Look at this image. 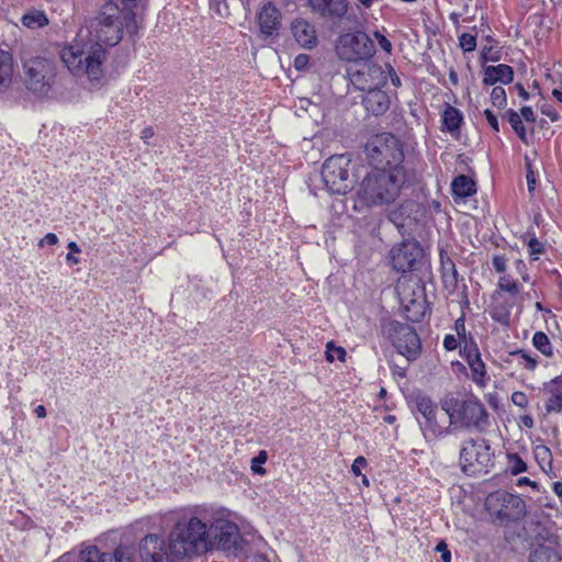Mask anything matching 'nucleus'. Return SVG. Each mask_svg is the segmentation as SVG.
Segmentation results:
<instances>
[{
    "mask_svg": "<svg viewBox=\"0 0 562 562\" xmlns=\"http://www.w3.org/2000/svg\"><path fill=\"white\" fill-rule=\"evenodd\" d=\"M94 41L81 44L75 43L60 53V58L70 72L76 76L87 75L91 80H98L102 75V61L105 50L103 45L114 46L123 36V30L133 35L137 32L135 12L126 11L120 14V7L112 0L106 1L97 19Z\"/></svg>",
    "mask_w": 562,
    "mask_h": 562,
    "instance_id": "obj_1",
    "label": "nucleus"
},
{
    "mask_svg": "<svg viewBox=\"0 0 562 562\" xmlns=\"http://www.w3.org/2000/svg\"><path fill=\"white\" fill-rule=\"evenodd\" d=\"M212 518V507L196 506L189 515L182 516L168 535L171 541L172 555L181 559L200 554L210 550L209 524Z\"/></svg>",
    "mask_w": 562,
    "mask_h": 562,
    "instance_id": "obj_2",
    "label": "nucleus"
},
{
    "mask_svg": "<svg viewBox=\"0 0 562 562\" xmlns=\"http://www.w3.org/2000/svg\"><path fill=\"white\" fill-rule=\"evenodd\" d=\"M408 183L406 169H380L368 172L355 188V209L361 211L395 202Z\"/></svg>",
    "mask_w": 562,
    "mask_h": 562,
    "instance_id": "obj_3",
    "label": "nucleus"
},
{
    "mask_svg": "<svg viewBox=\"0 0 562 562\" xmlns=\"http://www.w3.org/2000/svg\"><path fill=\"white\" fill-rule=\"evenodd\" d=\"M441 409L449 417V425L485 432L490 427V416L484 404L475 396L459 398L452 394L440 401Z\"/></svg>",
    "mask_w": 562,
    "mask_h": 562,
    "instance_id": "obj_4",
    "label": "nucleus"
},
{
    "mask_svg": "<svg viewBox=\"0 0 562 562\" xmlns=\"http://www.w3.org/2000/svg\"><path fill=\"white\" fill-rule=\"evenodd\" d=\"M364 154L375 168L406 169L403 165V143L392 133L383 132L371 136L364 145Z\"/></svg>",
    "mask_w": 562,
    "mask_h": 562,
    "instance_id": "obj_5",
    "label": "nucleus"
},
{
    "mask_svg": "<svg viewBox=\"0 0 562 562\" xmlns=\"http://www.w3.org/2000/svg\"><path fill=\"white\" fill-rule=\"evenodd\" d=\"M210 550L218 549L237 554L243 549L244 538L239 527L226 518L225 513L212 507V518L209 524Z\"/></svg>",
    "mask_w": 562,
    "mask_h": 562,
    "instance_id": "obj_6",
    "label": "nucleus"
},
{
    "mask_svg": "<svg viewBox=\"0 0 562 562\" xmlns=\"http://www.w3.org/2000/svg\"><path fill=\"white\" fill-rule=\"evenodd\" d=\"M353 165L346 155L327 158L322 168V178L333 194H346L355 188Z\"/></svg>",
    "mask_w": 562,
    "mask_h": 562,
    "instance_id": "obj_7",
    "label": "nucleus"
},
{
    "mask_svg": "<svg viewBox=\"0 0 562 562\" xmlns=\"http://www.w3.org/2000/svg\"><path fill=\"white\" fill-rule=\"evenodd\" d=\"M24 83L29 91L40 97L47 95L56 77L55 65L44 57H31L23 61Z\"/></svg>",
    "mask_w": 562,
    "mask_h": 562,
    "instance_id": "obj_8",
    "label": "nucleus"
},
{
    "mask_svg": "<svg viewBox=\"0 0 562 562\" xmlns=\"http://www.w3.org/2000/svg\"><path fill=\"white\" fill-rule=\"evenodd\" d=\"M493 453L485 439L470 438L462 442L459 462L468 475L488 473L493 467Z\"/></svg>",
    "mask_w": 562,
    "mask_h": 562,
    "instance_id": "obj_9",
    "label": "nucleus"
},
{
    "mask_svg": "<svg viewBox=\"0 0 562 562\" xmlns=\"http://www.w3.org/2000/svg\"><path fill=\"white\" fill-rule=\"evenodd\" d=\"M383 335L392 342L398 353L407 360H414L420 352V340L415 329L398 321H387L382 325Z\"/></svg>",
    "mask_w": 562,
    "mask_h": 562,
    "instance_id": "obj_10",
    "label": "nucleus"
},
{
    "mask_svg": "<svg viewBox=\"0 0 562 562\" xmlns=\"http://www.w3.org/2000/svg\"><path fill=\"white\" fill-rule=\"evenodd\" d=\"M375 53L374 43L364 32L347 33L339 37L337 54L347 61H367Z\"/></svg>",
    "mask_w": 562,
    "mask_h": 562,
    "instance_id": "obj_11",
    "label": "nucleus"
},
{
    "mask_svg": "<svg viewBox=\"0 0 562 562\" xmlns=\"http://www.w3.org/2000/svg\"><path fill=\"white\" fill-rule=\"evenodd\" d=\"M485 507L497 518L516 520L525 515L526 505L519 496L498 490L487 495Z\"/></svg>",
    "mask_w": 562,
    "mask_h": 562,
    "instance_id": "obj_12",
    "label": "nucleus"
},
{
    "mask_svg": "<svg viewBox=\"0 0 562 562\" xmlns=\"http://www.w3.org/2000/svg\"><path fill=\"white\" fill-rule=\"evenodd\" d=\"M137 552L142 562H170L171 541L162 535L149 532L139 539Z\"/></svg>",
    "mask_w": 562,
    "mask_h": 562,
    "instance_id": "obj_13",
    "label": "nucleus"
},
{
    "mask_svg": "<svg viewBox=\"0 0 562 562\" xmlns=\"http://www.w3.org/2000/svg\"><path fill=\"white\" fill-rule=\"evenodd\" d=\"M348 75L352 85L361 91L382 88L386 85L384 67L374 63L358 64L356 69L348 70Z\"/></svg>",
    "mask_w": 562,
    "mask_h": 562,
    "instance_id": "obj_14",
    "label": "nucleus"
},
{
    "mask_svg": "<svg viewBox=\"0 0 562 562\" xmlns=\"http://www.w3.org/2000/svg\"><path fill=\"white\" fill-rule=\"evenodd\" d=\"M75 562H137V560L134 549L121 543L112 552H103L97 546L82 547L75 554Z\"/></svg>",
    "mask_w": 562,
    "mask_h": 562,
    "instance_id": "obj_15",
    "label": "nucleus"
},
{
    "mask_svg": "<svg viewBox=\"0 0 562 562\" xmlns=\"http://www.w3.org/2000/svg\"><path fill=\"white\" fill-rule=\"evenodd\" d=\"M416 411L422 415L423 419H417L425 437L438 438L449 432L448 428H443L437 422V405L432 400L424 394H417L414 397Z\"/></svg>",
    "mask_w": 562,
    "mask_h": 562,
    "instance_id": "obj_16",
    "label": "nucleus"
},
{
    "mask_svg": "<svg viewBox=\"0 0 562 562\" xmlns=\"http://www.w3.org/2000/svg\"><path fill=\"white\" fill-rule=\"evenodd\" d=\"M423 249L415 240H405L394 245L390 250L389 258L392 268L398 272H408L415 269Z\"/></svg>",
    "mask_w": 562,
    "mask_h": 562,
    "instance_id": "obj_17",
    "label": "nucleus"
},
{
    "mask_svg": "<svg viewBox=\"0 0 562 562\" xmlns=\"http://www.w3.org/2000/svg\"><path fill=\"white\" fill-rule=\"evenodd\" d=\"M257 21L260 34L265 38L277 36L281 26V12L269 1L259 10Z\"/></svg>",
    "mask_w": 562,
    "mask_h": 562,
    "instance_id": "obj_18",
    "label": "nucleus"
},
{
    "mask_svg": "<svg viewBox=\"0 0 562 562\" xmlns=\"http://www.w3.org/2000/svg\"><path fill=\"white\" fill-rule=\"evenodd\" d=\"M313 13L326 20H340L348 10L347 0H307Z\"/></svg>",
    "mask_w": 562,
    "mask_h": 562,
    "instance_id": "obj_19",
    "label": "nucleus"
},
{
    "mask_svg": "<svg viewBox=\"0 0 562 562\" xmlns=\"http://www.w3.org/2000/svg\"><path fill=\"white\" fill-rule=\"evenodd\" d=\"M362 104L374 116L383 115L391 105L389 94L381 88L364 91Z\"/></svg>",
    "mask_w": 562,
    "mask_h": 562,
    "instance_id": "obj_20",
    "label": "nucleus"
},
{
    "mask_svg": "<svg viewBox=\"0 0 562 562\" xmlns=\"http://www.w3.org/2000/svg\"><path fill=\"white\" fill-rule=\"evenodd\" d=\"M291 30L296 43L301 47L311 49L317 45L315 27L308 21L304 19H295L292 22Z\"/></svg>",
    "mask_w": 562,
    "mask_h": 562,
    "instance_id": "obj_21",
    "label": "nucleus"
},
{
    "mask_svg": "<svg viewBox=\"0 0 562 562\" xmlns=\"http://www.w3.org/2000/svg\"><path fill=\"white\" fill-rule=\"evenodd\" d=\"M513 80L514 70L508 65L486 66L483 69V83L485 86H494L496 83L508 85Z\"/></svg>",
    "mask_w": 562,
    "mask_h": 562,
    "instance_id": "obj_22",
    "label": "nucleus"
},
{
    "mask_svg": "<svg viewBox=\"0 0 562 562\" xmlns=\"http://www.w3.org/2000/svg\"><path fill=\"white\" fill-rule=\"evenodd\" d=\"M440 262H441V278L445 285V289L453 294L459 284V274L456 268L454 262L448 256H445L442 252L440 254Z\"/></svg>",
    "mask_w": 562,
    "mask_h": 562,
    "instance_id": "obj_23",
    "label": "nucleus"
},
{
    "mask_svg": "<svg viewBox=\"0 0 562 562\" xmlns=\"http://www.w3.org/2000/svg\"><path fill=\"white\" fill-rule=\"evenodd\" d=\"M13 82V58L12 55L0 49V93L9 90Z\"/></svg>",
    "mask_w": 562,
    "mask_h": 562,
    "instance_id": "obj_24",
    "label": "nucleus"
},
{
    "mask_svg": "<svg viewBox=\"0 0 562 562\" xmlns=\"http://www.w3.org/2000/svg\"><path fill=\"white\" fill-rule=\"evenodd\" d=\"M463 122V114L461 111L452 105H447L442 114L443 128L454 134L459 132L461 123Z\"/></svg>",
    "mask_w": 562,
    "mask_h": 562,
    "instance_id": "obj_25",
    "label": "nucleus"
},
{
    "mask_svg": "<svg viewBox=\"0 0 562 562\" xmlns=\"http://www.w3.org/2000/svg\"><path fill=\"white\" fill-rule=\"evenodd\" d=\"M451 189L453 194L460 198H468L476 192L475 182L465 175L456 177L451 183Z\"/></svg>",
    "mask_w": 562,
    "mask_h": 562,
    "instance_id": "obj_26",
    "label": "nucleus"
},
{
    "mask_svg": "<svg viewBox=\"0 0 562 562\" xmlns=\"http://www.w3.org/2000/svg\"><path fill=\"white\" fill-rule=\"evenodd\" d=\"M529 562H562V557L552 548L539 546L531 551Z\"/></svg>",
    "mask_w": 562,
    "mask_h": 562,
    "instance_id": "obj_27",
    "label": "nucleus"
},
{
    "mask_svg": "<svg viewBox=\"0 0 562 562\" xmlns=\"http://www.w3.org/2000/svg\"><path fill=\"white\" fill-rule=\"evenodd\" d=\"M22 23L29 29H37L47 25L48 19L43 11L32 10L22 16Z\"/></svg>",
    "mask_w": 562,
    "mask_h": 562,
    "instance_id": "obj_28",
    "label": "nucleus"
},
{
    "mask_svg": "<svg viewBox=\"0 0 562 562\" xmlns=\"http://www.w3.org/2000/svg\"><path fill=\"white\" fill-rule=\"evenodd\" d=\"M532 345L546 357L553 355V347L549 337L543 331H536L532 336Z\"/></svg>",
    "mask_w": 562,
    "mask_h": 562,
    "instance_id": "obj_29",
    "label": "nucleus"
},
{
    "mask_svg": "<svg viewBox=\"0 0 562 562\" xmlns=\"http://www.w3.org/2000/svg\"><path fill=\"white\" fill-rule=\"evenodd\" d=\"M507 120L512 126V128L515 131L517 136L522 140L527 142V132L522 123L521 116L514 111L513 109H509L506 111Z\"/></svg>",
    "mask_w": 562,
    "mask_h": 562,
    "instance_id": "obj_30",
    "label": "nucleus"
},
{
    "mask_svg": "<svg viewBox=\"0 0 562 562\" xmlns=\"http://www.w3.org/2000/svg\"><path fill=\"white\" fill-rule=\"evenodd\" d=\"M506 469L512 475H518L527 471V463L517 453L506 454Z\"/></svg>",
    "mask_w": 562,
    "mask_h": 562,
    "instance_id": "obj_31",
    "label": "nucleus"
},
{
    "mask_svg": "<svg viewBox=\"0 0 562 562\" xmlns=\"http://www.w3.org/2000/svg\"><path fill=\"white\" fill-rule=\"evenodd\" d=\"M471 378L474 383L480 386H485L486 383V370L485 364L481 358H476L470 366Z\"/></svg>",
    "mask_w": 562,
    "mask_h": 562,
    "instance_id": "obj_32",
    "label": "nucleus"
},
{
    "mask_svg": "<svg viewBox=\"0 0 562 562\" xmlns=\"http://www.w3.org/2000/svg\"><path fill=\"white\" fill-rule=\"evenodd\" d=\"M551 395L546 402V412L561 413L562 412V391L559 389L551 390Z\"/></svg>",
    "mask_w": 562,
    "mask_h": 562,
    "instance_id": "obj_33",
    "label": "nucleus"
},
{
    "mask_svg": "<svg viewBox=\"0 0 562 562\" xmlns=\"http://www.w3.org/2000/svg\"><path fill=\"white\" fill-rule=\"evenodd\" d=\"M336 359L344 362L346 359V350L342 347L335 346L333 341H329L326 345V360L334 362Z\"/></svg>",
    "mask_w": 562,
    "mask_h": 562,
    "instance_id": "obj_34",
    "label": "nucleus"
},
{
    "mask_svg": "<svg viewBox=\"0 0 562 562\" xmlns=\"http://www.w3.org/2000/svg\"><path fill=\"white\" fill-rule=\"evenodd\" d=\"M491 102L497 109H504L507 105L505 89L501 86L494 87L490 95Z\"/></svg>",
    "mask_w": 562,
    "mask_h": 562,
    "instance_id": "obj_35",
    "label": "nucleus"
},
{
    "mask_svg": "<svg viewBox=\"0 0 562 562\" xmlns=\"http://www.w3.org/2000/svg\"><path fill=\"white\" fill-rule=\"evenodd\" d=\"M498 288L502 291H505L512 295H516L519 293L520 286L519 284L513 280L509 276L501 277L498 280Z\"/></svg>",
    "mask_w": 562,
    "mask_h": 562,
    "instance_id": "obj_36",
    "label": "nucleus"
},
{
    "mask_svg": "<svg viewBox=\"0 0 562 562\" xmlns=\"http://www.w3.org/2000/svg\"><path fill=\"white\" fill-rule=\"evenodd\" d=\"M405 308L408 313L413 311L412 315H407V318L412 322H418L420 317L424 316V305L422 301L411 300L409 304H405Z\"/></svg>",
    "mask_w": 562,
    "mask_h": 562,
    "instance_id": "obj_37",
    "label": "nucleus"
},
{
    "mask_svg": "<svg viewBox=\"0 0 562 562\" xmlns=\"http://www.w3.org/2000/svg\"><path fill=\"white\" fill-rule=\"evenodd\" d=\"M459 46L463 52L469 53L475 50L476 36L470 33H463L459 36Z\"/></svg>",
    "mask_w": 562,
    "mask_h": 562,
    "instance_id": "obj_38",
    "label": "nucleus"
},
{
    "mask_svg": "<svg viewBox=\"0 0 562 562\" xmlns=\"http://www.w3.org/2000/svg\"><path fill=\"white\" fill-rule=\"evenodd\" d=\"M513 356H519L520 359H521V364L525 369L527 370H535L537 364H538V361L531 357L527 351L522 350V349H519V350H516L514 352H512Z\"/></svg>",
    "mask_w": 562,
    "mask_h": 562,
    "instance_id": "obj_39",
    "label": "nucleus"
},
{
    "mask_svg": "<svg viewBox=\"0 0 562 562\" xmlns=\"http://www.w3.org/2000/svg\"><path fill=\"white\" fill-rule=\"evenodd\" d=\"M267 461V452L261 450L259 454L251 460V470L256 474H265L266 469L261 467Z\"/></svg>",
    "mask_w": 562,
    "mask_h": 562,
    "instance_id": "obj_40",
    "label": "nucleus"
},
{
    "mask_svg": "<svg viewBox=\"0 0 562 562\" xmlns=\"http://www.w3.org/2000/svg\"><path fill=\"white\" fill-rule=\"evenodd\" d=\"M528 249L529 256L532 260H538L539 255L543 254L544 251L543 245L535 237L528 241Z\"/></svg>",
    "mask_w": 562,
    "mask_h": 562,
    "instance_id": "obj_41",
    "label": "nucleus"
},
{
    "mask_svg": "<svg viewBox=\"0 0 562 562\" xmlns=\"http://www.w3.org/2000/svg\"><path fill=\"white\" fill-rule=\"evenodd\" d=\"M491 316L501 324H508L509 322V311L502 306H495L491 312Z\"/></svg>",
    "mask_w": 562,
    "mask_h": 562,
    "instance_id": "obj_42",
    "label": "nucleus"
},
{
    "mask_svg": "<svg viewBox=\"0 0 562 562\" xmlns=\"http://www.w3.org/2000/svg\"><path fill=\"white\" fill-rule=\"evenodd\" d=\"M512 402L520 408H526L529 403L527 395L520 391H516L512 394Z\"/></svg>",
    "mask_w": 562,
    "mask_h": 562,
    "instance_id": "obj_43",
    "label": "nucleus"
},
{
    "mask_svg": "<svg viewBox=\"0 0 562 562\" xmlns=\"http://www.w3.org/2000/svg\"><path fill=\"white\" fill-rule=\"evenodd\" d=\"M540 111L543 115L548 116L551 120V122H557L560 119L558 111L551 104H542Z\"/></svg>",
    "mask_w": 562,
    "mask_h": 562,
    "instance_id": "obj_44",
    "label": "nucleus"
},
{
    "mask_svg": "<svg viewBox=\"0 0 562 562\" xmlns=\"http://www.w3.org/2000/svg\"><path fill=\"white\" fill-rule=\"evenodd\" d=\"M435 550L441 554L442 562H451V553L447 543L441 540L437 543Z\"/></svg>",
    "mask_w": 562,
    "mask_h": 562,
    "instance_id": "obj_45",
    "label": "nucleus"
},
{
    "mask_svg": "<svg viewBox=\"0 0 562 562\" xmlns=\"http://www.w3.org/2000/svg\"><path fill=\"white\" fill-rule=\"evenodd\" d=\"M373 35L384 52L390 53L392 50L391 42L383 34H381L379 31H375Z\"/></svg>",
    "mask_w": 562,
    "mask_h": 562,
    "instance_id": "obj_46",
    "label": "nucleus"
},
{
    "mask_svg": "<svg viewBox=\"0 0 562 562\" xmlns=\"http://www.w3.org/2000/svg\"><path fill=\"white\" fill-rule=\"evenodd\" d=\"M367 465V460L364 457H357L351 465V472L355 476L362 475L361 469Z\"/></svg>",
    "mask_w": 562,
    "mask_h": 562,
    "instance_id": "obj_47",
    "label": "nucleus"
},
{
    "mask_svg": "<svg viewBox=\"0 0 562 562\" xmlns=\"http://www.w3.org/2000/svg\"><path fill=\"white\" fill-rule=\"evenodd\" d=\"M464 357H465V360L468 362V364L470 366L471 363H473V361L476 359V358H481V355L479 352V349L475 347V346H471V347H467L464 348Z\"/></svg>",
    "mask_w": 562,
    "mask_h": 562,
    "instance_id": "obj_48",
    "label": "nucleus"
},
{
    "mask_svg": "<svg viewBox=\"0 0 562 562\" xmlns=\"http://www.w3.org/2000/svg\"><path fill=\"white\" fill-rule=\"evenodd\" d=\"M487 123L490 124V126L495 131V132H499V125H498V120H497V116L488 109L484 110L483 112Z\"/></svg>",
    "mask_w": 562,
    "mask_h": 562,
    "instance_id": "obj_49",
    "label": "nucleus"
},
{
    "mask_svg": "<svg viewBox=\"0 0 562 562\" xmlns=\"http://www.w3.org/2000/svg\"><path fill=\"white\" fill-rule=\"evenodd\" d=\"M385 71H386V79L390 78L391 79V82L394 87L398 88L402 83H401V79L400 77L397 76V74L395 72V70L392 68V66L390 65H385L384 67Z\"/></svg>",
    "mask_w": 562,
    "mask_h": 562,
    "instance_id": "obj_50",
    "label": "nucleus"
},
{
    "mask_svg": "<svg viewBox=\"0 0 562 562\" xmlns=\"http://www.w3.org/2000/svg\"><path fill=\"white\" fill-rule=\"evenodd\" d=\"M458 346H459V341L453 335H446V337L443 338V347L448 351L456 350L458 348Z\"/></svg>",
    "mask_w": 562,
    "mask_h": 562,
    "instance_id": "obj_51",
    "label": "nucleus"
},
{
    "mask_svg": "<svg viewBox=\"0 0 562 562\" xmlns=\"http://www.w3.org/2000/svg\"><path fill=\"white\" fill-rule=\"evenodd\" d=\"M310 61V57L306 54H300L294 59V67L297 70L304 69Z\"/></svg>",
    "mask_w": 562,
    "mask_h": 562,
    "instance_id": "obj_52",
    "label": "nucleus"
},
{
    "mask_svg": "<svg viewBox=\"0 0 562 562\" xmlns=\"http://www.w3.org/2000/svg\"><path fill=\"white\" fill-rule=\"evenodd\" d=\"M521 119H524L526 122L533 123L536 121V115L533 113V110L530 106H522L520 110Z\"/></svg>",
    "mask_w": 562,
    "mask_h": 562,
    "instance_id": "obj_53",
    "label": "nucleus"
},
{
    "mask_svg": "<svg viewBox=\"0 0 562 562\" xmlns=\"http://www.w3.org/2000/svg\"><path fill=\"white\" fill-rule=\"evenodd\" d=\"M58 243V237L54 233H47L38 243L40 247H43L45 244L47 245H56Z\"/></svg>",
    "mask_w": 562,
    "mask_h": 562,
    "instance_id": "obj_54",
    "label": "nucleus"
},
{
    "mask_svg": "<svg viewBox=\"0 0 562 562\" xmlns=\"http://www.w3.org/2000/svg\"><path fill=\"white\" fill-rule=\"evenodd\" d=\"M123 8H120V14H123L126 11L134 12V8L137 5V0H121Z\"/></svg>",
    "mask_w": 562,
    "mask_h": 562,
    "instance_id": "obj_55",
    "label": "nucleus"
},
{
    "mask_svg": "<svg viewBox=\"0 0 562 562\" xmlns=\"http://www.w3.org/2000/svg\"><path fill=\"white\" fill-rule=\"evenodd\" d=\"M519 420H520V425L528 429H531L535 426L533 418L529 414L521 415L519 417Z\"/></svg>",
    "mask_w": 562,
    "mask_h": 562,
    "instance_id": "obj_56",
    "label": "nucleus"
},
{
    "mask_svg": "<svg viewBox=\"0 0 562 562\" xmlns=\"http://www.w3.org/2000/svg\"><path fill=\"white\" fill-rule=\"evenodd\" d=\"M516 266H517V269L518 271L520 272L521 274V278L525 282H529L530 278H529V274L525 271L526 270V265L524 263V261L521 260H518L516 262Z\"/></svg>",
    "mask_w": 562,
    "mask_h": 562,
    "instance_id": "obj_57",
    "label": "nucleus"
},
{
    "mask_svg": "<svg viewBox=\"0 0 562 562\" xmlns=\"http://www.w3.org/2000/svg\"><path fill=\"white\" fill-rule=\"evenodd\" d=\"M493 266H494L495 270L498 271V272H504L505 269H506L505 260L503 258H499V257H495L494 258Z\"/></svg>",
    "mask_w": 562,
    "mask_h": 562,
    "instance_id": "obj_58",
    "label": "nucleus"
},
{
    "mask_svg": "<svg viewBox=\"0 0 562 562\" xmlns=\"http://www.w3.org/2000/svg\"><path fill=\"white\" fill-rule=\"evenodd\" d=\"M154 134H155V132H154L153 127L147 126V127H145V128L142 131V135H140V137H142V139H143L145 143H147V140H148L149 138H151V137L154 136Z\"/></svg>",
    "mask_w": 562,
    "mask_h": 562,
    "instance_id": "obj_59",
    "label": "nucleus"
},
{
    "mask_svg": "<svg viewBox=\"0 0 562 562\" xmlns=\"http://www.w3.org/2000/svg\"><path fill=\"white\" fill-rule=\"evenodd\" d=\"M459 296H460V304L461 305L468 306L470 304L469 299H468V291H467V285L465 284L462 285V291L460 292Z\"/></svg>",
    "mask_w": 562,
    "mask_h": 562,
    "instance_id": "obj_60",
    "label": "nucleus"
},
{
    "mask_svg": "<svg viewBox=\"0 0 562 562\" xmlns=\"http://www.w3.org/2000/svg\"><path fill=\"white\" fill-rule=\"evenodd\" d=\"M34 413L36 414V416L38 418H45L47 413H46V408L44 405H38L36 406V408L34 409Z\"/></svg>",
    "mask_w": 562,
    "mask_h": 562,
    "instance_id": "obj_61",
    "label": "nucleus"
},
{
    "mask_svg": "<svg viewBox=\"0 0 562 562\" xmlns=\"http://www.w3.org/2000/svg\"><path fill=\"white\" fill-rule=\"evenodd\" d=\"M56 562H75V554L66 553L61 555Z\"/></svg>",
    "mask_w": 562,
    "mask_h": 562,
    "instance_id": "obj_62",
    "label": "nucleus"
},
{
    "mask_svg": "<svg viewBox=\"0 0 562 562\" xmlns=\"http://www.w3.org/2000/svg\"><path fill=\"white\" fill-rule=\"evenodd\" d=\"M517 484L519 486L521 485H530V486H536V482L531 481L529 477H520L517 482Z\"/></svg>",
    "mask_w": 562,
    "mask_h": 562,
    "instance_id": "obj_63",
    "label": "nucleus"
},
{
    "mask_svg": "<svg viewBox=\"0 0 562 562\" xmlns=\"http://www.w3.org/2000/svg\"><path fill=\"white\" fill-rule=\"evenodd\" d=\"M553 491H554V493H555L558 496L562 497V483H561V482H555V483L553 484Z\"/></svg>",
    "mask_w": 562,
    "mask_h": 562,
    "instance_id": "obj_64",
    "label": "nucleus"
}]
</instances>
